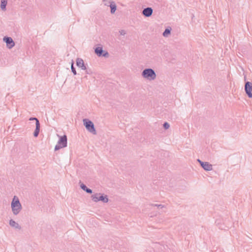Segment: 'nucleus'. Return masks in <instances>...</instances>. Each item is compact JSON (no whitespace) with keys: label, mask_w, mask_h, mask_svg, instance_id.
Listing matches in <instances>:
<instances>
[{"label":"nucleus","mask_w":252,"mask_h":252,"mask_svg":"<svg viewBox=\"0 0 252 252\" xmlns=\"http://www.w3.org/2000/svg\"><path fill=\"white\" fill-rule=\"evenodd\" d=\"M80 188H81V189H82L83 190H84L85 191L87 190V189H88V188L86 187V186L83 183L80 184Z\"/></svg>","instance_id":"nucleus-20"},{"label":"nucleus","mask_w":252,"mask_h":252,"mask_svg":"<svg viewBox=\"0 0 252 252\" xmlns=\"http://www.w3.org/2000/svg\"><path fill=\"white\" fill-rule=\"evenodd\" d=\"M92 199L93 201L97 202L101 201L104 203L108 202V198L107 195H104L101 193H94L91 196Z\"/></svg>","instance_id":"nucleus-4"},{"label":"nucleus","mask_w":252,"mask_h":252,"mask_svg":"<svg viewBox=\"0 0 252 252\" xmlns=\"http://www.w3.org/2000/svg\"><path fill=\"white\" fill-rule=\"evenodd\" d=\"M153 12V10L151 7H147L142 10V14L146 17H150L152 15Z\"/></svg>","instance_id":"nucleus-8"},{"label":"nucleus","mask_w":252,"mask_h":252,"mask_svg":"<svg viewBox=\"0 0 252 252\" xmlns=\"http://www.w3.org/2000/svg\"><path fill=\"white\" fill-rule=\"evenodd\" d=\"M117 6L114 1H111V14L114 13L116 10Z\"/></svg>","instance_id":"nucleus-16"},{"label":"nucleus","mask_w":252,"mask_h":252,"mask_svg":"<svg viewBox=\"0 0 252 252\" xmlns=\"http://www.w3.org/2000/svg\"><path fill=\"white\" fill-rule=\"evenodd\" d=\"M86 192L89 193H92V190L88 188L87 190H86Z\"/></svg>","instance_id":"nucleus-25"},{"label":"nucleus","mask_w":252,"mask_h":252,"mask_svg":"<svg viewBox=\"0 0 252 252\" xmlns=\"http://www.w3.org/2000/svg\"><path fill=\"white\" fill-rule=\"evenodd\" d=\"M197 161L200 164V165H201V163L202 162H204L203 161H202L201 160H200L199 159H197Z\"/></svg>","instance_id":"nucleus-26"},{"label":"nucleus","mask_w":252,"mask_h":252,"mask_svg":"<svg viewBox=\"0 0 252 252\" xmlns=\"http://www.w3.org/2000/svg\"><path fill=\"white\" fill-rule=\"evenodd\" d=\"M119 33L121 35H125L126 33V32L124 30H121L119 31Z\"/></svg>","instance_id":"nucleus-23"},{"label":"nucleus","mask_w":252,"mask_h":252,"mask_svg":"<svg viewBox=\"0 0 252 252\" xmlns=\"http://www.w3.org/2000/svg\"><path fill=\"white\" fill-rule=\"evenodd\" d=\"M103 3L105 6L110 7V0H103Z\"/></svg>","instance_id":"nucleus-18"},{"label":"nucleus","mask_w":252,"mask_h":252,"mask_svg":"<svg viewBox=\"0 0 252 252\" xmlns=\"http://www.w3.org/2000/svg\"><path fill=\"white\" fill-rule=\"evenodd\" d=\"M67 146V137L65 135L60 137L58 142V144L55 147V150L57 151L61 148L66 147Z\"/></svg>","instance_id":"nucleus-5"},{"label":"nucleus","mask_w":252,"mask_h":252,"mask_svg":"<svg viewBox=\"0 0 252 252\" xmlns=\"http://www.w3.org/2000/svg\"><path fill=\"white\" fill-rule=\"evenodd\" d=\"M9 225L11 227L18 230H20L21 228V226L17 222H16L15 220H9Z\"/></svg>","instance_id":"nucleus-11"},{"label":"nucleus","mask_w":252,"mask_h":252,"mask_svg":"<svg viewBox=\"0 0 252 252\" xmlns=\"http://www.w3.org/2000/svg\"><path fill=\"white\" fill-rule=\"evenodd\" d=\"M76 64L78 67L81 68L82 70H85L87 69L84 61L81 58H77L76 59Z\"/></svg>","instance_id":"nucleus-9"},{"label":"nucleus","mask_w":252,"mask_h":252,"mask_svg":"<svg viewBox=\"0 0 252 252\" xmlns=\"http://www.w3.org/2000/svg\"><path fill=\"white\" fill-rule=\"evenodd\" d=\"M83 124L87 130L93 134H96V131L93 123L87 119L83 120Z\"/></svg>","instance_id":"nucleus-3"},{"label":"nucleus","mask_w":252,"mask_h":252,"mask_svg":"<svg viewBox=\"0 0 252 252\" xmlns=\"http://www.w3.org/2000/svg\"><path fill=\"white\" fill-rule=\"evenodd\" d=\"M101 56L104 57H108L109 53L107 51L103 50V53H102V55Z\"/></svg>","instance_id":"nucleus-22"},{"label":"nucleus","mask_w":252,"mask_h":252,"mask_svg":"<svg viewBox=\"0 0 252 252\" xmlns=\"http://www.w3.org/2000/svg\"><path fill=\"white\" fill-rule=\"evenodd\" d=\"M40 127L39 122V121H37V123L36 124V128L33 133V135L34 137L38 136L40 131Z\"/></svg>","instance_id":"nucleus-12"},{"label":"nucleus","mask_w":252,"mask_h":252,"mask_svg":"<svg viewBox=\"0 0 252 252\" xmlns=\"http://www.w3.org/2000/svg\"><path fill=\"white\" fill-rule=\"evenodd\" d=\"M29 120L30 121L35 120L36 122L35 124L37 123V121H38V120L36 118H33V117L30 118Z\"/></svg>","instance_id":"nucleus-24"},{"label":"nucleus","mask_w":252,"mask_h":252,"mask_svg":"<svg viewBox=\"0 0 252 252\" xmlns=\"http://www.w3.org/2000/svg\"><path fill=\"white\" fill-rule=\"evenodd\" d=\"M163 126L165 129H168L170 127V125L167 122H165Z\"/></svg>","instance_id":"nucleus-19"},{"label":"nucleus","mask_w":252,"mask_h":252,"mask_svg":"<svg viewBox=\"0 0 252 252\" xmlns=\"http://www.w3.org/2000/svg\"><path fill=\"white\" fill-rule=\"evenodd\" d=\"M11 207L13 214L17 215L22 210V207L18 197L14 196L11 204Z\"/></svg>","instance_id":"nucleus-1"},{"label":"nucleus","mask_w":252,"mask_h":252,"mask_svg":"<svg viewBox=\"0 0 252 252\" xmlns=\"http://www.w3.org/2000/svg\"><path fill=\"white\" fill-rule=\"evenodd\" d=\"M7 4V0H1V3H0V8L3 11H5L6 10V6Z\"/></svg>","instance_id":"nucleus-14"},{"label":"nucleus","mask_w":252,"mask_h":252,"mask_svg":"<svg viewBox=\"0 0 252 252\" xmlns=\"http://www.w3.org/2000/svg\"><path fill=\"white\" fill-rule=\"evenodd\" d=\"M245 91L249 97H252V83L247 82L245 85Z\"/></svg>","instance_id":"nucleus-6"},{"label":"nucleus","mask_w":252,"mask_h":252,"mask_svg":"<svg viewBox=\"0 0 252 252\" xmlns=\"http://www.w3.org/2000/svg\"><path fill=\"white\" fill-rule=\"evenodd\" d=\"M202 167L206 171H211L213 169L212 165L208 162H204L201 163Z\"/></svg>","instance_id":"nucleus-10"},{"label":"nucleus","mask_w":252,"mask_h":252,"mask_svg":"<svg viewBox=\"0 0 252 252\" xmlns=\"http://www.w3.org/2000/svg\"><path fill=\"white\" fill-rule=\"evenodd\" d=\"M94 52L98 57H101L103 53V50L102 47H98L95 49Z\"/></svg>","instance_id":"nucleus-13"},{"label":"nucleus","mask_w":252,"mask_h":252,"mask_svg":"<svg viewBox=\"0 0 252 252\" xmlns=\"http://www.w3.org/2000/svg\"><path fill=\"white\" fill-rule=\"evenodd\" d=\"M150 206L157 207L158 208L160 209L163 208L164 207V206L162 204H150Z\"/></svg>","instance_id":"nucleus-17"},{"label":"nucleus","mask_w":252,"mask_h":252,"mask_svg":"<svg viewBox=\"0 0 252 252\" xmlns=\"http://www.w3.org/2000/svg\"><path fill=\"white\" fill-rule=\"evenodd\" d=\"M171 28L166 29L164 32H163V36L166 37H168L169 35L171 33Z\"/></svg>","instance_id":"nucleus-15"},{"label":"nucleus","mask_w":252,"mask_h":252,"mask_svg":"<svg viewBox=\"0 0 252 252\" xmlns=\"http://www.w3.org/2000/svg\"><path fill=\"white\" fill-rule=\"evenodd\" d=\"M71 71L72 72L73 74L74 75H76V70H75V68L73 66V63H72V64H71Z\"/></svg>","instance_id":"nucleus-21"},{"label":"nucleus","mask_w":252,"mask_h":252,"mask_svg":"<svg viewBox=\"0 0 252 252\" xmlns=\"http://www.w3.org/2000/svg\"><path fill=\"white\" fill-rule=\"evenodd\" d=\"M3 41L6 44V47L10 49L15 46V42L10 37L4 36L3 38Z\"/></svg>","instance_id":"nucleus-7"},{"label":"nucleus","mask_w":252,"mask_h":252,"mask_svg":"<svg viewBox=\"0 0 252 252\" xmlns=\"http://www.w3.org/2000/svg\"><path fill=\"white\" fill-rule=\"evenodd\" d=\"M142 76L148 80H154L157 77V75L154 69L152 68H146L141 73Z\"/></svg>","instance_id":"nucleus-2"}]
</instances>
